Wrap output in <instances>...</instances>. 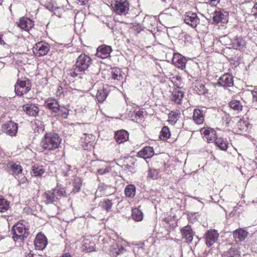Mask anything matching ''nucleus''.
<instances>
[{"instance_id": "nucleus-33", "label": "nucleus", "mask_w": 257, "mask_h": 257, "mask_svg": "<svg viewBox=\"0 0 257 257\" xmlns=\"http://www.w3.org/2000/svg\"><path fill=\"white\" fill-rule=\"evenodd\" d=\"M52 191H54V194L56 196V197L57 199H58L59 197L65 196L66 195V193L64 188L59 185H57L54 189H52Z\"/></svg>"}, {"instance_id": "nucleus-46", "label": "nucleus", "mask_w": 257, "mask_h": 257, "mask_svg": "<svg viewBox=\"0 0 257 257\" xmlns=\"http://www.w3.org/2000/svg\"><path fill=\"white\" fill-rule=\"evenodd\" d=\"M216 137V132L214 130V133L213 135H212V136H207V137H206L205 138L208 143H210L212 142L213 140L215 141V139L217 138Z\"/></svg>"}, {"instance_id": "nucleus-5", "label": "nucleus", "mask_w": 257, "mask_h": 257, "mask_svg": "<svg viewBox=\"0 0 257 257\" xmlns=\"http://www.w3.org/2000/svg\"><path fill=\"white\" fill-rule=\"evenodd\" d=\"M31 83L27 78L23 80L18 79L15 86V90L16 94L22 96L28 92L31 88Z\"/></svg>"}, {"instance_id": "nucleus-15", "label": "nucleus", "mask_w": 257, "mask_h": 257, "mask_svg": "<svg viewBox=\"0 0 257 257\" xmlns=\"http://www.w3.org/2000/svg\"><path fill=\"white\" fill-rule=\"evenodd\" d=\"M35 247L38 250H43L47 244V238L44 235L39 233L36 236L34 241Z\"/></svg>"}, {"instance_id": "nucleus-59", "label": "nucleus", "mask_w": 257, "mask_h": 257, "mask_svg": "<svg viewBox=\"0 0 257 257\" xmlns=\"http://www.w3.org/2000/svg\"><path fill=\"white\" fill-rule=\"evenodd\" d=\"M68 175L67 172L66 173H64V176H66Z\"/></svg>"}, {"instance_id": "nucleus-16", "label": "nucleus", "mask_w": 257, "mask_h": 257, "mask_svg": "<svg viewBox=\"0 0 257 257\" xmlns=\"http://www.w3.org/2000/svg\"><path fill=\"white\" fill-rule=\"evenodd\" d=\"M172 62L176 67L183 69L185 67L186 60L182 55L175 53L172 58Z\"/></svg>"}, {"instance_id": "nucleus-60", "label": "nucleus", "mask_w": 257, "mask_h": 257, "mask_svg": "<svg viewBox=\"0 0 257 257\" xmlns=\"http://www.w3.org/2000/svg\"><path fill=\"white\" fill-rule=\"evenodd\" d=\"M3 2V0H0V5L2 4Z\"/></svg>"}, {"instance_id": "nucleus-19", "label": "nucleus", "mask_w": 257, "mask_h": 257, "mask_svg": "<svg viewBox=\"0 0 257 257\" xmlns=\"http://www.w3.org/2000/svg\"><path fill=\"white\" fill-rule=\"evenodd\" d=\"M181 233L183 238L186 239L187 241L190 242L192 241L194 234L190 225H188L183 227L181 229Z\"/></svg>"}, {"instance_id": "nucleus-51", "label": "nucleus", "mask_w": 257, "mask_h": 257, "mask_svg": "<svg viewBox=\"0 0 257 257\" xmlns=\"http://www.w3.org/2000/svg\"><path fill=\"white\" fill-rule=\"evenodd\" d=\"M25 257H41L39 255L34 254L32 253L31 250L29 251V252H26Z\"/></svg>"}, {"instance_id": "nucleus-56", "label": "nucleus", "mask_w": 257, "mask_h": 257, "mask_svg": "<svg viewBox=\"0 0 257 257\" xmlns=\"http://www.w3.org/2000/svg\"><path fill=\"white\" fill-rule=\"evenodd\" d=\"M64 169H66L67 171H70V170L71 167V166L68 165H65L64 166Z\"/></svg>"}, {"instance_id": "nucleus-49", "label": "nucleus", "mask_w": 257, "mask_h": 257, "mask_svg": "<svg viewBox=\"0 0 257 257\" xmlns=\"http://www.w3.org/2000/svg\"><path fill=\"white\" fill-rule=\"evenodd\" d=\"M125 252H126V250L122 246H120V247H118L117 250L115 252V253H116V255L123 254Z\"/></svg>"}, {"instance_id": "nucleus-24", "label": "nucleus", "mask_w": 257, "mask_h": 257, "mask_svg": "<svg viewBox=\"0 0 257 257\" xmlns=\"http://www.w3.org/2000/svg\"><path fill=\"white\" fill-rule=\"evenodd\" d=\"M44 201L46 204L53 203L57 201L56 196L52 190L46 192L43 195Z\"/></svg>"}, {"instance_id": "nucleus-54", "label": "nucleus", "mask_w": 257, "mask_h": 257, "mask_svg": "<svg viewBox=\"0 0 257 257\" xmlns=\"http://www.w3.org/2000/svg\"><path fill=\"white\" fill-rule=\"evenodd\" d=\"M21 177H22L20 179L19 178L18 179L20 184H24L26 183V181H27V179L22 175H21Z\"/></svg>"}, {"instance_id": "nucleus-3", "label": "nucleus", "mask_w": 257, "mask_h": 257, "mask_svg": "<svg viewBox=\"0 0 257 257\" xmlns=\"http://www.w3.org/2000/svg\"><path fill=\"white\" fill-rule=\"evenodd\" d=\"M26 223L25 221L18 222L12 228V232L13 233V238L14 239H24L28 236L29 234V229L26 227Z\"/></svg>"}, {"instance_id": "nucleus-61", "label": "nucleus", "mask_w": 257, "mask_h": 257, "mask_svg": "<svg viewBox=\"0 0 257 257\" xmlns=\"http://www.w3.org/2000/svg\"><path fill=\"white\" fill-rule=\"evenodd\" d=\"M76 90V91H79V90ZM79 92H81V91H79Z\"/></svg>"}, {"instance_id": "nucleus-20", "label": "nucleus", "mask_w": 257, "mask_h": 257, "mask_svg": "<svg viewBox=\"0 0 257 257\" xmlns=\"http://www.w3.org/2000/svg\"><path fill=\"white\" fill-rule=\"evenodd\" d=\"M192 118L196 124H202L204 120V116L203 111L199 109H194Z\"/></svg>"}, {"instance_id": "nucleus-21", "label": "nucleus", "mask_w": 257, "mask_h": 257, "mask_svg": "<svg viewBox=\"0 0 257 257\" xmlns=\"http://www.w3.org/2000/svg\"><path fill=\"white\" fill-rule=\"evenodd\" d=\"M248 233L245 230L240 228L233 231V236L236 242L243 241L247 236Z\"/></svg>"}, {"instance_id": "nucleus-30", "label": "nucleus", "mask_w": 257, "mask_h": 257, "mask_svg": "<svg viewBox=\"0 0 257 257\" xmlns=\"http://www.w3.org/2000/svg\"><path fill=\"white\" fill-rule=\"evenodd\" d=\"M45 172V169L43 166L38 164H35L33 166L32 173L36 177L41 176Z\"/></svg>"}, {"instance_id": "nucleus-10", "label": "nucleus", "mask_w": 257, "mask_h": 257, "mask_svg": "<svg viewBox=\"0 0 257 257\" xmlns=\"http://www.w3.org/2000/svg\"><path fill=\"white\" fill-rule=\"evenodd\" d=\"M215 85L226 88L232 87L234 85L233 77L230 74H224L219 78Z\"/></svg>"}, {"instance_id": "nucleus-23", "label": "nucleus", "mask_w": 257, "mask_h": 257, "mask_svg": "<svg viewBox=\"0 0 257 257\" xmlns=\"http://www.w3.org/2000/svg\"><path fill=\"white\" fill-rule=\"evenodd\" d=\"M114 138L118 144H121L128 140V134L126 131L120 130L115 133Z\"/></svg>"}, {"instance_id": "nucleus-45", "label": "nucleus", "mask_w": 257, "mask_h": 257, "mask_svg": "<svg viewBox=\"0 0 257 257\" xmlns=\"http://www.w3.org/2000/svg\"><path fill=\"white\" fill-rule=\"evenodd\" d=\"M112 202L111 200H105L102 203V207L104 208L106 210L109 211L112 206Z\"/></svg>"}, {"instance_id": "nucleus-29", "label": "nucleus", "mask_w": 257, "mask_h": 257, "mask_svg": "<svg viewBox=\"0 0 257 257\" xmlns=\"http://www.w3.org/2000/svg\"><path fill=\"white\" fill-rule=\"evenodd\" d=\"M183 97L184 93L182 91H175L172 94L171 99L178 104H181Z\"/></svg>"}, {"instance_id": "nucleus-2", "label": "nucleus", "mask_w": 257, "mask_h": 257, "mask_svg": "<svg viewBox=\"0 0 257 257\" xmlns=\"http://www.w3.org/2000/svg\"><path fill=\"white\" fill-rule=\"evenodd\" d=\"M61 142V139L57 134L48 133L42 139L40 146L44 150H54L59 148Z\"/></svg>"}, {"instance_id": "nucleus-47", "label": "nucleus", "mask_w": 257, "mask_h": 257, "mask_svg": "<svg viewBox=\"0 0 257 257\" xmlns=\"http://www.w3.org/2000/svg\"><path fill=\"white\" fill-rule=\"evenodd\" d=\"M220 0H205L206 4L214 6H216L220 2Z\"/></svg>"}, {"instance_id": "nucleus-8", "label": "nucleus", "mask_w": 257, "mask_h": 257, "mask_svg": "<svg viewBox=\"0 0 257 257\" xmlns=\"http://www.w3.org/2000/svg\"><path fill=\"white\" fill-rule=\"evenodd\" d=\"M212 18L213 22L216 23L221 22L222 23H226L228 20V12L224 10L218 9L212 14Z\"/></svg>"}, {"instance_id": "nucleus-31", "label": "nucleus", "mask_w": 257, "mask_h": 257, "mask_svg": "<svg viewBox=\"0 0 257 257\" xmlns=\"http://www.w3.org/2000/svg\"><path fill=\"white\" fill-rule=\"evenodd\" d=\"M230 107L236 111H241L242 109L243 105L241 102L237 100H232L229 103Z\"/></svg>"}, {"instance_id": "nucleus-18", "label": "nucleus", "mask_w": 257, "mask_h": 257, "mask_svg": "<svg viewBox=\"0 0 257 257\" xmlns=\"http://www.w3.org/2000/svg\"><path fill=\"white\" fill-rule=\"evenodd\" d=\"M45 106L50 109L53 112H58L60 105L58 102L55 99H49L45 101Z\"/></svg>"}, {"instance_id": "nucleus-6", "label": "nucleus", "mask_w": 257, "mask_h": 257, "mask_svg": "<svg viewBox=\"0 0 257 257\" xmlns=\"http://www.w3.org/2000/svg\"><path fill=\"white\" fill-rule=\"evenodd\" d=\"M175 11L173 9H166L159 16V19L163 25L171 26L175 20L174 13Z\"/></svg>"}, {"instance_id": "nucleus-35", "label": "nucleus", "mask_w": 257, "mask_h": 257, "mask_svg": "<svg viewBox=\"0 0 257 257\" xmlns=\"http://www.w3.org/2000/svg\"><path fill=\"white\" fill-rule=\"evenodd\" d=\"M240 254L235 248H230L223 254V257H239Z\"/></svg>"}, {"instance_id": "nucleus-17", "label": "nucleus", "mask_w": 257, "mask_h": 257, "mask_svg": "<svg viewBox=\"0 0 257 257\" xmlns=\"http://www.w3.org/2000/svg\"><path fill=\"white\" fill-rule=\"evenodd\" d=\"M17 24L18 27L26 31H29L33 26V21L27 17L22 18Z\"/></svg>"}, {"instance_id": "nucleus-52", "label": "nucleus", "mask_w": 257, "mask_h": 257, "mask_svg": "<svg viewBox=\"0 0 257 257\" xmlns=\"http://www.w3.org/2000/svg\"><path fill=\"white\" fill-rule=\"evenodd\" d=\"M251 93H252V96L253 102H254V101L257 102V89L252 91Z\"/></svg>"}, {"instance_id": "nucleus-26", "label": "nucleus", "mask_w": 257, "mask_h": 257, "mask_svg": "<svg viewBox=\"0 0 257 257\" xmlns=\"http://www.w3.org/2000/svg\"><path fill=\"white\" fill-rule=\"evenodd\" d=\"M111 79L114 80L121 81L123 79V76L120 69L115 67L111 69Z\"/></svg>"}, {"instance_id": "nucleus-7", "label": "nucleus", "mask_w": 257, "mask_h": 257, "mask_svg": "<svg viewBox=\"0 0 257 257\" xmlns=\"http://www.w3.org/2000/svg\"><path fill=\"white\" fill-rule=\"evenodd\" d=\"M50 50L49 45L43 41L36 43L33 48V52L36 56H42L46 55Z\"/></svg>"}, {"instance_id": "nucleus-39", "label": "nucleus", "mask_w": 257, "mask_h": 257, "mask_svg": "<svg viewBox=\"0 0 257 257\" xmlns=\"http://www.w3.org/2000/svg\"><path fill=\"white\" fill-rule=\"evenodd\" d=\"M11 170L13 172V175L16 178L17 176L21 174L22 172V167L19 164H14L11 166Z\"/></svg>"}, {"instance_id": "nucleus-53", "label": "nucleus", "mask_w": 257, "mask_h": 257, "mask_svg": "<svg viewBox=\"0 0 257 257\" xmlns=\"http://www.w3.org/2000/svg\"><path fill=\"white\" fill-rule=\"evenodd\" d=\"M124 169L128 170L130 171L132 173H134L135 172V169L133 167L128 165L124 166Z\"/></svg>"}, {"instance_id": "nucleus-57", "label": "nucleus", "mask_w": 257, "mask_h": 257, "mask_svg": "<svg viewBox=\"0 0 257 257\" xmlns=\"http://www.w3.org/2000/svg\"><path fill=\"white\" fill-rule=\"evenodd\" d=\"M60 257H72L69 253H65Z\"/></svg>"}, {"instance_id": "nucleus-32", "label": "nucleus", "mask_w": 257, "mask_h": 257, "mask_svg": "<svg viewBox=\"0 0 257 257\" xmlns=\"http://www.w3.org/2000/svg\"><path fill=\"white\" fill-rule=\"evenodd\" d=\"M132 216L133 219L136 221H140L143 218L142 212L138 208H135L132 210Z\"/></svg>"}, {"instance_id": "nucleus-36", "label": "nucleus", "mask_w": 257, "mask_h": 257, "mask_svg": "<svg viewBox=\"0 0 257 257\" xmlns=\"http://www.w3.org/2000/svg\"><path fill=\"white\" fill-rule=\"evenodd\" d=\"M124 192L127 197L133 198L136 194V187L133 185H129L126 187Z\"/></svg>"}, {"instance_id": "nucleus-28", "label": "nucleus", "mask_w": 257, "mask_h": 257, "mask_svg": "<svg viewBox=\"0 0 257 257\" xmlns=\"http://www.w3.org/2000/svg\"><path fill=\"white\" fill-rule=\"evenodd\" d=\"M215 145L222 151H226L228 146V143L226 139L218 138L215 139Z\"/></svg>"}, {"instance_id": "nucleus-42", "label": "nucleus", "mask_w": 257, "mask_h": 257, "mask_svg": "<svg viewBox=\"0 0 257 257\" xmlns=\"http://www.w3.org/2000/svg\"><path fill=\"white\" fill-rule=\"evenodd\" d=\"M73 186L75 190H73L75 192H77L80 190L81 187L82 181L80 178L76 177L74 179L73 182Z\"/></svg>"}, {"instance_id": "nucleus-11", "label": "nucleus", "mask_w": 257, "mask_h": 257, "mask_svg": "<svg viewBox=\"0 0 257 257\" xmlns=\"http://www.w3.org/2000/svg\"><path fill=\"white\" fill-rule=\"evenodd\" d=\"M2 130L7 135L11 136H15L17 133L18 125L14 122L10 121L2 125Z\"/></svg>"}, {"instance_id": "nucleus-58", "label": "nucleus", "mask_w": 257, "mask_h": 257, "mask_svg": "<svg viewBox=\"0 0 257 257\" xmlns=\"http://www.w3.org/2000/svg\"><path fill=\"white\" fill-rule=\"evenodd\" d=\"M84 136H85V138H84V140H86L85 143H87V142H89V141H88V140H86V135H85V134H84Z\"/></svg>"}, {"instance_id": "nucleus-44", "label": "nucleus", "mask_w": 257, "mask_h": 257, "mask_svg": "<svg viewBox=\"0 0 257 257\" xmlns=\"http://www.w3.org/2000/svg\"><path fill=\"white\" fill-rule=\"evenodd\" d=\"M252 17L257 18V4H255L252 8L250 13L248 14V17L246 19H252Z\"/></svg>"}, {"instance_id": "nucleus-22", "label": "nucleus", "mask_w": 257, "mask_h": 257, "mask_svg": "<svg viewBox=\"0 0 257 257\" xmlns=\"http://www.w3.org/2000/svg\"><path fill=\"white\" fill-rule=\"evenodd\" d=\"M154 154V149L151 147H146L138 153L139 157L144 159L152 157Z\"/></svg>"}, {"instance_id": "nucleus-14", "label": "nucleus", "mask_w": 257, "mask_h": 257, "mask_svg": "<svg viewBox=\"0 0 257 257\" xmlns=\"http://www.w3.org/2000/svg\"><path fill=\"white\" fill-rule=\"evenodd\" d=\"M23 110L29 116L36 117L39 113V108L34 104L27 103L23 106Z\"/></svg>"}, {"instance_id": "nucleus-4", "label": "nucleus", "mask_w": 257, "mask_h": 257, "mask_svg": "<svg viewBox=\"0 0 257 257\" xmlns=\"http://www.w3.org/2000/svg\"><path fill=\"white\" fill-rule=\"evenodd\" d=\"M111 6L114 12L118 15H125L129 11L130 5L126 0H114Z\"/></svg>"}, {"instance_id": "nucleus-43", "label": "nucleus", "mask_w": 257, "mask_h": 257, "mask_svg": "<svg viewBox=\"0 0 257 257\" xmlns=\"http://www.w3.org/2000/svg\"><path fill=\"white\" fill-rule=\"evenodd\" d=\"M200 132L202 135H204L206 138L207 136H212L214 133V130L210 127H203L200 130Z\"/></svg>"}, {"instance_id": "nucleus-9", "label": "nucleus", "mask_w": 257, "mask_h": 257, "mask_svg": "<svg viewBox=\"0 0 257 257\" xmlns=\"http://www.w3.org/2000/svg\"><path fill=\"white\" fill-rule=\"evenodd\" d=\"M184 22L192 28H196L200 23V19L195 13L188 12L184 17Z\"/></svg>"}, {"instance_id": "nucleus-48", "label": "nucleus", "mask_w": 257, "mask_h": 257, "mask_svg": "<svg viewBox=\"0 0 257 257\" xmlns=\"http://www.w3.org/2000/svg\"><path fill=\"white\" fill-rule=\"evenodd\" d=\"M111 170L109 167L106 168L105 169H99L98 170V173L101 175L104 174L109 172Z\"/></svg>"}, {"instance_id": "nucleus-34", "label": "nucleus", "mask_w": 257, "mask_h": 257, "mask_svg": "<svg viewBox=\"0 0 257 257\" xmlns=\"http://www.w3.org/2000/svg\"><path fill=\"white\" fill-rule=\"evenodd\" d=\"M10 208V202L3 197H0V212H4Z\"/></svg>"}, {"instance_id": "nucleus-12", "label": "nucleus", "mask_w": 257, "mask_h": 257, "mask_svg": "<svg viewBox=\"0 0 257 257\" xmlns=\"http://www.w3.org/2000/svg\"><path fill=\"white\" fill-rule=\"evenodd\" d=\"M111 51L110 46L102 45L97 48L96 55L102 59L106 58L110 56Z\"/></svg>"}, {"instance_id": "nucleus-1", "label": "nucleus", "mask_w": 257, "mask_h": 257, "mask_svg": "<svg viewBox=\"0 0 257 257\" xmlns=\"http://www.w3.org/2000/svg\"><path fill=\"white\" fill-rule=\"evenodd\" d=\"M92 62L90 56L85 54H81L78 57L74 68L70 70V75L74 78L77 77L82 78L83 74L88 70Z\"/></svg>"}, {"instance_id": "nucleus-37", "label": "nucleus", "mask_w": 257, "mask_h": 257, "mask_svg": "<svg viewBox=\"0 0 257 257\" xmlns=\"http://www.w3.org/2000/svg\"><path fill=\"white\" fill-rule=\"evenodd\" d=\"M179 116L180 113L177 111H172L168 115V121L172 124H175L178 120Z\"/></svg>"}, {"instance_id": "nucleus-25", "label": "nucleus", "mask_w": 257, "mask_h": 257, "mask_svg": "<svg viewBox=\"0 0 257 257\" xmlns=\"http://www.w3.org/2000/svg\"><path fill=\"white\" fill-rule=\"evenodd\" d=\"M232 46L235 49H242L245 46V41L241 37H237L231 41Z\"/></svg>"}, {"instance_id": "nucleus-50", "label": "nucleus", "mask_w": 257, "mask_h": 257, "mask_svg": "<svg viewBox=\"0 0 257 257\" xmlns=\"http://www.w3.org/2000/svg\"><path fill=\"white\" fill-rule=\"evenodd\" d=\"M59 112H60V113L61 114H67L68 113V110L65 107L61 106L60 105V108L59 109Z\"/></svg>"}, {"instance_id": "nucleus-55", "label": "nucleus", "mask_w": 257, "mask_h": 257, "mask_svg": "<svg viewBox=\"0 0 257 257\" xmlns=\"http://www.w3.org/2000/svg\"><path fill=\"white\" fill-rule=\"evenodd\" d=\"M77 3L81 6L85 5L88 2V0H76Z\"/></svg>"}, {"instance_id": "nucleus-41", "label": "nucleus", "mask_w": 257, "mask_h": 257, "mask_svg": "<svg viewBox=\"0 0 257 257\" xmlns=\"http://www.w3.org/2000/svg\"><path fill=\"white\" fill-rule=\"evenodd\" d=\"M161 176L160 171L156 169H151L148 173V177L153 179H156Z\"/></svg>"}, {"instance_id": "nucleus-13", "label": "nucleus", "mask_w": 257, "mask_h": 257, "mask_svg": "<svg viewBox=\"0 0 257 257\" xmlns=\"http://www.w3.org/2000/svg\"><path fill=\"white\" fill-rule=\"evenodd\" d=\"M205 237L206 244L209 247L216 242L218 237V233L215 230H210L206 233Z\"/></svg>"}, {"instance_id": "nucleus-38", "label": "nucleus", "mask_w": 257, "mask_h": 257, "mask_svg": "<svg viewBox=\"0 0 257 257\" xmlns=\"http://www.w3.org/2000/svg\"><path fill=\"white\" fill-rule=\"evenodd\" d=\"M94 242L86 240L83 245V249L88 252H90L94 250Z\"/></svg>"}, {"instance_id": "nucleus-40", "label": "nucleus", "mask_w": 257, "mask_h": 257, "mask_svg": "<svg viewBox=\"0 0 257 257\" xmlns=\"http://www.w3.org/2000/svg\"><path fill=\"white\" fill-rule=\"evenodd\" d=\"M170 135H170V133L169 128L167 126H164L162 128V131L161 132V134L160 135V138L161 140H165L169 138L170 137Z\"/></svg>"}, {"instance_id": "nucleus-27", "label": "nucleus", "mask_w": 257, "mask_h": 257, "mask_svg": "<svg viewBox=\"0 0 257 257\" xmlns=\"http://www.w3.org/2000/svg\"><path fill=\"white\" fill-rule=\"evenodd\" d=\"M108 93L107 90L104 87L100 88L97 90L96 98L100 102H103L106 98Z\"/></svg>"}]
</instances>
